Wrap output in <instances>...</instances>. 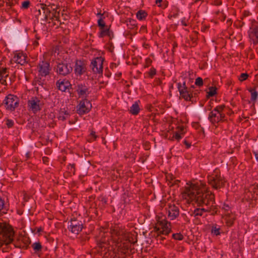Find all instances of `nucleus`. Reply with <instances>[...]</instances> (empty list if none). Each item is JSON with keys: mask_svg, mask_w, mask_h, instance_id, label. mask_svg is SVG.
<instances>
[{"mask_svg": "<svg viewBox=\"0 0 258 258\" xmlns=\"http://www.w3.org/2000/svg\"><path fill=\"white\" fill-rule=\"evenodd\" d=\"M249 14H250V13L249 11H244L242 14V20H243L244 18L248 16L249 15Z\"/></svg>", "mask_w": 258, "mask_h": 258, "instance_id": "obj_58", "label": "nucleus"}, {"mask_svg": "<svg viewBox=\"0 0 258 258\" xmlns=\"http://www.w3.org/2000/svg\"><path fill=\"white\" fill-rule=\"evenodd\" d=\"M9 76V72L6 68H0V84L7 85L6 78Z\"/></svg>", "mask_w": 258, "mask_h": 258, "instance_id": "obj_26", "label": "nucleus"}, {"mask_svg": "<svg viewBox=\"0 0 258 258\" xmlns=\"http://www.w3.org/2000/svg\"><path fill=\"white\" fill-rule=\"evenodd\" d=\"M225 220H226V223L228 226H231L233 225L235 217L234 215L230 214H227L225 216Z\"/></svg>", "mask_w": 258, "mask_h": 258, "instance_id": "obj_32", "label": "nucleus"}, {"mask_svg": "<svg viewBox=\"0 0 258 258\" xmlns=\"http://www.w3.org/2000/svg\"><path fill=\"white\" fill-rule=\"evenodd\" d=\"M105 18V17H100V18L98 20L97 24L98 26L99 27L100 31L105 28L106 26L105 23L103 21V19Z\"/></svg>", "mask_w": 258, "mask_h": 258, "instance_id": "obj_39", "label": "nucleus"}, {"mask_svg": "<svg viewBox=\"0 0 258 258\" xmlns=\"http://www.w3.org/2000/svg\"><path fill=\"white\" fill-rule=\"evenodd\" d=\"M139 100L136 101L132 106L130 107L129 110L130 113L134 115H137L139 114L140 111V108L139 106Z\"/></svg>", "mask_w": 258, "mask_h": 258, "instance_id": "obj_30", "label": "nucleus"}, {"mask_svg": "<svg viewBox=\"0 0 258 258\" xmlns=\"http://www.w3.org/2000/svg\"><path fill=\"white\" fill-rule=\"evenodd\" d=\"M179 215V208L173 205H169L168 207V216L170 220L176 219Z\"/></svg>", "mask_w": 258, "mask_h": 258, "instance_id": "obj_23", "label": "nucleus"}, {"mask_svg": "<svg viewBox=\"0 0 258 258\" xmlns=\"http://www.w3.org/2000/svg\"><path fill=\"white\" fill-rule=\"evenodd\" d=\"M31 247L33 248L34 253L39 256L42 253L43 247L41 243L39 241L33 243L31 245Z\"/></svg>", "mask_w": 258, "mask_h": 258, "instance_id": "obj_29", "label": "nucleus"}, {"mask_svg": "<svg viewBox=\"0 0 258 258\" xmlns=\"http://www.w3.org/2000/svg\"><path fill=\"white\" fill-rule=\"evenodd\" d=\"M172 238L175 240H181L183 239V236L180 233H174L172 235Z\"/></svg>", "mask_w": 258, "mask_h": 258, "instance_id": "obj_45", "label": "nucleus"}, {"mask_svg": "<svg viewBox=\"0 0 258 258\" xmlns=\"http://www.w3.org/2000/svg\"><path fill=\"white\" fill-rule=\"evenodd\" d=\"M206 212H211L212 215H215L217 214L218 208L216 206L214 205V204H211L210 206H209L206 208Z\"/></svg>", "mask_w": 258, "mask_h": 258, "instance_id": "obj_35", "label": "nucleus"}, {"mask_svg": "<svg viewBox=\"0 0 258 258\" xmlns=\"http://www.w3.org/2000/svg\"><path fill=\"white\" fill-rule=\"evenodd\" d=\"M208 183L214 189H218L223 188L227 182L225 178L221 175L218 170H215L214 173L208 176Z\"/></svg>", "mask_w": 258, "mask_h": 258, "instance_id": "obj_7", "label": "nucleus"}, {"mask_svg": "<svg viewBox=\"0 0 258 258\" xmlns=\"http://www.w3.org/2000/svg\"><path fill=\"white\" fill-rule=\"evenodd\" d=\"M92 108V104L87 98H84L80 101L77 106V112L80 115H83L88 113Z\"/></svg>", "mask_w": 258, "mask_h": 258, "instance_id": "obj_11", "label": "nucleus"}, {"mask_svg": "<svg viewBox=\"0 0 258 258\" xmlns=\"http://www.w3.org/2000/svg\"><path fill=\"white\" fill-rule=\"evenodd\" d=\"M225 117V113H220V114L215 113L214 111H211L208 115V119L212 124L216 126V124L224 122L226 120Z\"/></svg>", "mask_w": 258, "mask_h": 258, "instance_id": "obj_12", "label": "nucleus"}, {"mask_svg": "<svg viewBox=\"0 0 258 258\" xmlns=\"http://www.w3.org/2000/svg\"><path fill=\"white\" fill-rule=\"evenodd\" d=\"M148 14L145 10H140L136 13L137 19L140 21L145 20Z\"/></svg>", "mask_w": 258, "mask_h": 258, "instance_id": "obj_33", "label": "nucleus"}, {"mask_svg": "<svg viewBox=\"0 0 258 258\" xmlns=\"http://www.w3.org/2000/svg\"><path fill=\"white\" fill-rule=\"evenodd\" d=\"M75 164H70L68 165V170L70 174H72L73 175H75V172H76V169H75Z\"/></svg>", "mask_w": 258, "mask_h": 258, "instance_id": "obj_41", "label": "nucleus"}, {"mask_svg": "<svg viewBox=\"0 0 258 258\" xmlns=\"http://www.w3.org/2000/svg\"><path fill=\"white\" fill-rule=\"evenodd\" d=\"M182 195L185 199L188 198L192 201H195L199 206L208 207L211 204H215L214 194L210 191L203 192L194 184L185 187Z\"/></svg>", "mask_w": 258, "mask_h": 258, "instance_id": "obj_1", "label": "nucleus"}, {"mask_svg": "<svg viewBox=\"0 0 258 258\" xmlns=\"http://www.w3.org/2000/svg\"><path fill=\"white\" fill-rule=\"evenodd\" d=\"M4 206V201L0 197V212Z\"/></svg>", "mask_w": 258, "mask_h": 258, "instance_id": "obj_62", "label": "nucleus"}, {"mask_svg": "<svg viewBox=\"0 0 258 258\" xmlns=\"http://www.w3.org/2000/svg\"><path fill=\"white\" fill-rule=\"evenodd\" d=\"M250 189L251 192H253L254 194L256 193L258 190V183L257 184L252 185L250 187Z\"/></svg>", "mask_w": 258, "mask_h": 258, "instance_id": "obj_52", "label": "nucleus"}, {"mask_svg": "<svg viewBox=\"0 0 258 258\" xmlns=\"http://www.w3.org/2000/svg\"><path fill=\"white\" fill-rule=\"evenodd\" d=\"M213 101H214V100L213 99H211L209 102V108L208 109L209 110H211L213 106L212 105V104H213Z\"/></svg>", "mask_w": 258, "mask_h": 258, "instance_id": "obj_64", "label": "nucleus"}, {"mask_svg": "<svg viewBox=\"0 0 258 258\" xmlns=\"http://www.w3.org/2000/svg\"><path fill=\"white\" fill-rule=\"evenodd\" d=\"M182 135H183L181 134L180 133L176 132L173 135V138H175V139L179 141L182 138Z\"/></svg>", "mask_w": 258, "mask_h": 258, "instance_id": "obj_53", "label": "nucleus"}, {"mask_svg": "<svg viewBox=\"0 0 258 258\" xmlns=\"http://www.w3.org/2000/svg\"><path fill=\"white\" fill-rule=\"evenodd\" d=\"M195 85L199 87H202L203 85V80L201 77H198L195 80Z\"/></svg>", "mask_w": 258, "mask_h": 258, "instance_id": "obj_47", "label": "nucleus"}, {"mask_svg": "<svg viewBox=\"0 0 258 258\" xmlns=\"http://www.w3.org/2000/svg\"><path fill=\"white\" fill-rule=\"evenodd\" d=\"M181 83H177V89L179 92V94L181 98H183L186 101L194 102L193 98V91L191 88L183 90L181 89Z\"/></svg>", "mask_w": 258, "mask_h": 258, "instance_id": "obj_16", "label": "nucleus"}, {"mask_svg": "<svg viewBox=\"0 0 258 258\" xmlns=\"http://www.w3.org/2000/svg\"><path fill=\"white\" fill-rule=\"evenodd\" d=\"M98 200L101 202L102 206H104L107 204V199L103 196H100L98 198Z\"/></svg>", "mask_w": 258, "mask_h": 258, "instance_id": "obj_46", "label": "nucleus"}, {"mask_svg": "<svg viewBox=\"0 0 258 258\" xmlns=\"http://www.w3.org/2000/svg\"><path fill=\"white\" fill-rule=\"evenodd\" d=\"M216 18L221 21H224L226 19V15L222 12L218 10L214 13Z\"/></svg>", "mask_w": 258, "mask_h": 258, "instance_id": "obj_36", "label": "nucleus"}, {"mask_svg": "<svg viewBox=\"0 0 258 258\" xmlns=\"http://www.w3.org/2000/svg\"><path fill=\"white\" fill-rule=\"evenodd\" d=\"M217 94V88L215 86H211L209 88V91L206 95L207 98H210Z\"/></svg>", "mask_w": 258, "mask_h": 258, "instance_id": "obj_31", "label": "nucleus"}, {"mask_svg": "<svg viewBox=\"0 0 258 258\" xmlns=\"http://www.w3.org/2000/svg\"><path fill=\"white\" fill-rule=\"evenodd\" d=\"M37 69L39 76L45 77L50 74L51 68L50 63L47 61H40L38 63Z\"/></svg>", "mask_w": 258, "mask_h": 258, "instance_id": "obj_13", "label": "nucleus"}, {"mask_svg": "<svg viewBox=\"0 0 258 258\" xmlns=\"http://www.w3.org/2000/svg\"><path fill=\"white\" fill-rule=\"evenodd\" d=\"M148 74L150 78H152L156 74V70L154 68L152 67Z\"/></svg>", "mask_w": 258, "mask_h": 258, "instance_id": "obj_48", "label": "nucleus"}, {"mask_svg": "<svg viewBox=\"0 0 258 258\" xmlns=\"http://www.w3.org/2000/svg\"><path fill=\"white\" fill-rule=\"evenodd\" d=\"M40 100L36 97H33L28 101V106L31 110L35 113L41 110Z\"/></svg>", "mask_w": 258, "mask_h": 258, "instance_id": "obj_19", "label": "nucleus"}, {"mask_svg": "<svg viewBox=\"0 0 258 258\" xmlns=\"http://www.w3.org/2000/svg\"><path fill=\"white\" fill-rule=\"evenodd\" d=\"M56 86L57 89L62 92H65L67 89H69L70 87L71 88H72V85L71 84L70 82L69 81V80L66 79L62 80L59 79L56 81Z\"/></svg>", "mask_w": 258, "mask_h": 258, "instance_id": "obj_24", "label": "nucleus"}, {"mask_svg": "<svg viewBox=\"0 0 258 258\" xmlns=\"http://www.w3.org/2000/svg\"><path fill=\"white\" fill-rule=\"evenodd\" d=\"M6 125L9 128H12L14 125V122L12 119L6 118L5 119Z\"/></svg>", "mask_w": 258, "mask_h": 258, "instance_id": "obj_44", "label": "nucleus"}, {"mask_svg": "<svg viewBox=\"0 0 258 258\" xmlns=\"http://www.w3.org/2000/svg\"><path fill=\"white\" fill-rule=\"evenodd\" d=\"M70 116V112L65 109V108H61L59 111L57 118L59 120L64 121L69 118Z\"/></svg>", "mask_w": 258, "mask_h": 258, "instance_id": "obj_27", "label": "nucleus"}, {"mask_svg": "<svg viewBox=\"0 0 258 258\" xmlns=\"http://www.w3.org/2000/svg\"><path fill=\"white\" fill-rule=\"evenodd\" d=\"M184 144L186 146L187 149L191 147V143L187 142L186 140L183 141Z\"/></svg>", "mask_w": 258, "mask_h": 258, "instance_id": "obj_60", "label": "nucleus"}, {"mask_svg": "<svg viewBox=\"0 0 258 258\" xmlns=\"http://www.w3.org/2000/svg\"><path fill=\"white\" fill-rule=\"evenodd\" d=\"M248 91L251 93V101H255L258 96V93L255 90V88H250L248 89Z\"/></svg>", "mask_w": 258, "mask_h": 258, "instance_id": "obj_37", "label": "nucleus"}, {"mask_svg": "<svg viewBox=\"0 0 258 258\" xmlns=\"http://www.w3.org/2000/svg\"><path fill=\"white\" fill-rule=\"evenodd\" d=\"M220 228L217 225H215L212 226L211 229V232L213 234L216 236L219 235L220 234Z\"/></svg>", "mask_w": 258, "mask_h": 258, "instance_id": "obj_40", "label": "nucleus"}, {"mask_svg": "<svg viewBox=\"0 0 258 258\" xmlns=\"http://www.w3.org/2000/svg\"><path fill=\"white\" fill-rule=\"evenodd\" d=\"M30 5V2L29 1H24L22 4L21 8L23 9H27Z\"/></svg>", "mask_w": 258, "mask_h": 258, "instance_id": "obj_50", "label": "nucleus"}, {"mask_svg": "<svg viewBox=\"0 0 258 258\" xmlns=\"http://www.w3.org/2000/svg\"><path fill=\"white\" fill-rule=\"evenodd\" d=\"M175 177L172 174H168L166 176V179L167 182H168V185L170 186V185L172 182V181H173L175 179Z\"/></svg>", "mask_w": 258, "mask_h": 258, "instance_id": "obj_42", "label": "nucleus"}, {"mask_svg": "<svg viewBox=\"0 0 258 258\" xmlns=\"http://www.w3.org/2000/svg\"><path fill=\"white\" fill-rule=\"evenodd\" d=\"M31 243L30 238L28 237H22L19 241L16 242L14 244L15 247L27 249Z\"/></svg>", "mask_w": 258, "mask_h": 258, "instance_id": "obj_22", "label": "nucleus"}, {"mask_svg": "<svg viewBox=\"0 0 258 258\" xmlns=\"http://www.w3.org/2000/svg\"><path fill=\"white\" fill-rule=\"evenodd\" d=\"M180 182V180H178V179H176V180H173V182H172L171 183V184L170 185V186H172L173 185H177V186H178V184Z\"/></svg>", "mask_w": 258, "mask_h": 258, "instance_id": "obj_57", "label": "nucleus"}, {"mask_svg": "<svg viewBox=\"0 0 258 258\" xmlns=\"http://www.w3.org/2000/svg\"><path fill=\"white\" fill-rule=\"evenodd\" d=\"M152 60L150 58H147L145 60V68H148L152 64Z\"/></svg>", "mask_w": 258, "mask_h": 258, "instance_id": "obj_54", "label": "nucleus"}, {"mask_svg": "<svg viewBox=\"0 0 258 258\" xmlns=\"http://www.w3.org/2000/svg\"><path fill=\"white\" fill-rule=\"evenodd\" d=\"M248 77V75L247 73H242L239 77L240 81L242 82L246 80Z\"/></svg>", "mask_w": 258, "mask_h": 258, "instance_id": "obj_51", "label": "nucleus"}, {"mask_svg": "<svg viewBox=\"0 0 258 258\" xmlns=\"http://www.w3.org/2000/svg\"><path fill=\"white\" fill-rule=\"evenodd\" d=\"M59 7L51 4L47 6L44 4L37 5L34 11V15L37 22L40 21L41 24H45L48 20L60 21Z\"/></svg>", "mask_w": 258, "mask_h": 258, "instance_id": "obj_2", "label": "nucleus"}, {"mask_svg": "<svg viewBox=\"0 0 258 258\" xmlns=\"http://www.w3.org/2000/svg\"><path fill=\"white\" fill-rule=\"evenodd\" d=\"M98 251L103 258H113L114 254L118 252V249L116 251H111L109 249V248H106L105 250L104 248H98Z\"/></svg>", "mask_w": 258, "mask_h": 258, "instance_id": "obj_25", "label": "nucleus"}, {"mask_svg": "<svg viewBox=\"0 0 258 258\" xmlns=\"http://www.w3.org/2000/svg\"><path fill=\"white\" fill-rule=\"evenodd\" d=\"M87 63L84 59H76L75 61L74 72L77 76H81L87 71Z\"/></svg>", "mask_w": 258, "mask_h": 258, "instance_id": "obj_14", "label": "nucleus"}, {"mask_svg": "<svg viewBox=\"0 0 258 258\" xmlns=\"http://www.w3.org/2000/svg\"><path fill=\"white\" fill-rule=\"evenodd\" d=\"M19 101V98L17 96L10 94L5 97L3 105L6 110L12 112L18 107Z\"/></svg>", "mask_w": 258, "mask_h": 258, "instance_id": "obj_8", "label": "nucleus"}, {"mask_svg": "<svg viewBox=\"0 0 258 258\" xmlns=\"http://www.w3.org/2000/svg\"><path fill=\"white\" fill-rule=\"evenodd\" d=\"M110 230L111 234L117 236H122V237H123L126 232L124 229L118 224H111Z\"/></svg>", "mask_w": 258, "mask_h": 258, "instance_id": "obj_21", "label": "nucleus"}, {"mask_svg": "<svg viewBox=\"0 0 258 258\" xmlns=\"http://www.w3.org/2000/svg\"><path fill=\"white\" fill-rule=\"evenodd\" d=\"M14 234L11 225L6 222H0V247L11 243L14 240Z\"/></svg>", "mask_w": 258, "mask_h": 258, "instance_id": "obj_4", "label": "nucleus"}, {"mask_svg": "<svg viewBox=\"0 0 258 258\" xmlns=\"http://www.w3.org/2000/svg\"><path fill=\"white\" fill-rule=\"evenodd\" d=\"M42 161L44 164H45L46 165L48 164L49 158L48 157L44 156V157H42Z\"/></svg>", "mask_w": 258, "mask_h": 258, "instance_id": "obj_59", "label": "nucleus"}, {"mask_svg": "<svg viewBox=\"0 0 258 258\" xmlns=\"http://www.w3.org/2000/svg\"><path fill=\"white\" fill-rule=\"evenodd\" d=\"M225 108V105L224 104L218 105L216 106L211 111H214L215 113H217L220 114V113H224L223 112L224 109Z\"/></svg>", "mask_w": 258, "mask_h": 258, "instance_id": "obj_38", "label": "nucleus"}, {"mask_svg": "<svg viewBox=\"0 0 258 258\" xmlns=\"http://www.w3.org/2000/svg\"><path fill=\"white\" fill-rule=\"evenodd\" d=\"M90 136L94 138V140H96L98 136L96 135L95 132L92 131L90 133Z\"/></svg>", "mask_w": 258, "mask_h": 258, "instance_id": "obj_63", "label": "nucleus"}, {"mask_svg": "<svg viewBox=\"0 0 258 258\" xmlns=\"http://www.w3.org/2000/svg\"><path fill=\"white\" fill-rule=\"evenodd\" d=\"M44 80H42L41 78L36 79L34 80L33 85L35 86H41L42 87L44 85Z\"/></svg>", "mask_w": 258, "mask_h": 258, "instance_id": "obj_43", "label": "nucleus"}, {"mask_svg": "<svg viewBox=\"0 0 258 258\" xmlns=\"http://www.w3.org/2000/svg\"><path fill=\"white\" fill-rule=\"evenodd\" d=\"M251 31L249 33V37L253 39V43L258 42V23L255 20L251 21Z\"/></svg>", "mask_w": 258, "mask_h": 258, "instance_id": "obj_18", "label": "nucleus"}, {"mask_svg": "<svg viewBox=\"0 0 258 258\" xmlns=\"http://www.w3.org/2000/svg\"><path fill=\"white\" fill-rule=\"evenodd\" d=\"M27 56L26 54H24L22 52L16 51L14 53V56L13 60L17 63L23 66L27 63Z\"/></svg>", "mask_w": 258, "mask_h": 258, "instance_id": "obj_20", "label": "nucleus"}, {"mask_svg": "<svg viewBox=\"0 0 258 258\" xmlns=\"http://www.w3.org/2000/svg\"><path fill=\"white\" fill-rule=\"evenodd\" d=\"M76 91L79 97L87 98L90 93L89 87L85 83L78 84L77 86Z\"/></svg>", "mask_w": 258, "mask_h": 258, "instance_id": "obj_17", "label": "nucleus"}, {"mask_svg": "<svg viewBox=\"0 0 258 258\" xmlns=\"http://www.w3.org/2000/svg\"><path fill=\"white\" fill-rule=\"evenodd\" d=\"M170 223L168 222L165 218L158 217L157 219V224L154 227V230L157 233V240L160 241L165 239L162 235H167L171 232L170 228Z\"/></svg>", "mask_w": 258, "mask_h": 258, "instance_id": "obj_5", "label": "nucleus"}, {"mask_svg": "<svg viewBox=\"0 0 258 258\" xmlns=\"http://www.w3.org/2000/svg\"><path fill=\"white\" fill-rule=\"evenodd\" d=\"M124 241L118 246V253L113 258H125L135 252L134 244L137 242V234L125 232L123 237Z\"/></svg>", "mask_w": 258, "mask_h": 258, "instance_id": "obj_3", "label": "nucleus"}, {"mask_svg": "<svg viewBox=\"0 0 258 258\" xmlns=\"http://www.w3.org/2000/svg\"><path fill=\"white\" fill-rule=\"evenodd\" d=\"M102 230H101L100 233V239L98 240V248H109V237L106 236L105 233L107 232V228L102 227L101 228Z\"/></svg>", "mask_w": 258, "mask_h": 258, "instance_id": "obj_10", "label": "nucleus"}, {"mask_svg": "<svg viewBox=\"0 0 258 258\" xmlns=\"http://www.w3.org/2000/svg\"><path fill=\"white\" fill-rule=\"evenodd\" d=\"M181 89L185 90L187 89H189L186 85L185 82H183V83H181Z\"/></svg>", "mask_w": 258, "mask_h": 258, "instance_id": "obj_61", "label": "nucleus"}, {"mask_svg": "<svg viewBox=\"0 0 258 258\" xmlns=\"http://www.w3.org/2000/svg\"><path fill=\"white\" fill-rule=\"evenodd\" d=\"M105 36H107L111 39L113 37V32L109 28H103L100 31L98 35L99 38H103Z\"/></svg>", "mask_w": 258, "mask_h": 258, "instance_id": "obj_28", "label": "nucleus"}, {"mask_svg": "<svg viewBox=\"0 0 258 258\" xmlns=\"http://www.w3.org/2000/svg\"><path fill=\"white\" fill-rule=\"evenodd\" d=\"M68 229L73 233L78 234L82 230L83 224L82 221L76 219H72L69 222Z\"/></svg>", "mask_w": 258, "mask_h": 258, "instance_id": "obj_15", "label": "nucleus"}, {"mask_svg": "<svg viewBox=\"0 0 258 258\" xmlns=\"http://www.w3.org/2000/svg\"><path fill=\"white\" fill-rule=\"evenodd\" d=\"M42 231H43V228H42V227H39L38 228H35L34 230H33L32 232H35L36 233H40Z\"/></svg>", "mask_w": 258, "mask_h": 258, "instance_id": "obj_56", "label": "nucleus"}, {"mask_svg": "<svg viewBox=\"0 0 258 258\" xmlns=\"http://www.w3.org/2000/svg\"><path fill=\"white\" fill-rule=\"evenodd\" d=\"M73 64L72 59H64L61 62L57 63L54 67V71L58 76L65 77L72 72Z\"/></svg>", "mask_w": 258, "mask_h": 258, "instance_id": "obj_6", "label": "nucleus"}, {"mask_svg": "<svg viewBox=\"0 0 258 258\" xmlns=\"http://www.w3.org/2000/svg\"><path fill=\"white\" fill-rule=\"evenodd\" d=\"M205 212H207L206 208H196L194 210L191 215L194 216L195 217L202 216Z\"/></svg>", "mask_w": 258, "mask_h": 258, "instance_id": "obj_34", "label": "nucleus"}, {"mask_svg": "<svg viewBox=\"0 0 258 258\" xmlns=\"http://www.w3.org/2000/svg\"><path fill=\"white\" fill-rule=\"evenodd\" d=\"M104 61V58L102 56H97L92 59L90 68L94 74H102Z\"/></svg>", "mask_w": 258, "mask_h": 258, "instance_id": "obj_9", "label": "nucleus"}, {"mask_svg": "<svg viewBox=\"0 0 258 258\" xmlns=\"http://www.w3.org/2000/svg\"><path fill=\"white\" fill-rule=\"evenodd\" d=\"M177 128L178 131L177 132L183 135L185 134L184 127L183 126H178Z\"/></svg>", "mask_w": 258, "mask_h": 258, "instance_id": "obj_55", "label": "nucleus"}, {"mask_svg": "<svg viewBox=\"0 0 258 258\" xmlns=\"http://www.w3.org/2000/svg\"><path fill=\"white\" fill-rule=\"evenodd\" d=\"M163 3L162 0H156V4L158 5V6L159 7H161L162 8H165L167 7V4L165 2L163 4L162 3Z\"/></svg>", "mask_w": 258, "mask_h": 258, "instance_id": "obj_49", "label": "nucleus"}]
</instances>
